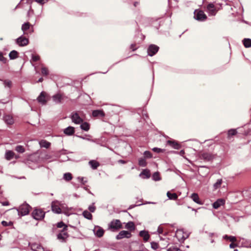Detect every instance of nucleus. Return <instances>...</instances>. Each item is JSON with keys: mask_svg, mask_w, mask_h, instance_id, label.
<instances>
[{"mask_svg": "<svg viewBox=\"0 0 251 251\" xmlns=\"http://www.w3.org/2000/svg\"><path fill=\"white\" fill-rule=\"evenodd\" d=\"M88 209L91 212H94L96 209V207L93 204V205H91L89 206L88 207Z\"/></svg>", "mask_w": 251, "mask_h": 251, "instance_id": "nucleus-50", "label": "nucleus"}, {"mask_svg": "<svg viewBox=\"0 0 251 251\" xmlns=\"http://www.w3.org/2000/svg\"><path fill=\"white\" fill-rule=\"evenodd\" d=\"M123 228L122 224L119 220H113L108 225V229L113 232L117 231Z\"/></svg>", "mask_w": 251, "mask_h": 251, "instance_id": "nucleus-2", "label": "nucleus"}, {"mask_svg": "<svg viewBox=\"0 0 251 251\" xmlns=\"http://www.w3.org/2000/svg\"><path fill=\"white\" fill-rule=\"evenodd\" d=\"M118 162H120V163H125V161H124V160H119L118 161Z\"/></svg>", "mask_w": 251, "mask_h": 251, "instance_id": "nucleus-59", "label": "nucleus"}, {"mask_svg": "<svg viewBox=\"0 0 251 251\" xmlns=\"http://www.w3.org/2000/svg\"><path fill=\"white\" fill-rule=\"evenodd\" d=\"M80 127L82 129L85 131L89 130L90 128V125L87 122L81 123Z\"/></svg>", "mask_w": 251, "mask_h": 251, "instance_id": "nucleus-33", "label": "nucleus"}, {"mask_svg": "<svg viewBox=\"0 0 251 251\" xmlns=\"http://www.w3.org/2000/svg\"><path fill=\"white\" fill-rule=\"evenodd\" d=\"M61 203L58 201H54L51 203V209L53 212L60 214L62 212L60 207Z\"/></svg>", "mask_w": 251, "mask_h": 251, "instance_id": "nucleus-9", "label": "nucleus"}, {"mask_svg": "<svg viewBox=\"0 0 251 251\" xmlns=\"http://www.w3.org/2000/svg\"><path fill=\"white\" fill-rule=\"evenodd\" d=\"M1 224L3 226H10L13 225V223L12 222H7L6 221H3L1 222Z\"/></svg>", "mask_w": 251, "mask_h": 251, "instance_id": "nucleus-45", "label": "nucleus"}, {"mask_svg": "<svg viewBox=\"0 0 251 251\" xmlns=\"http://www.w3.org/2000/svg\"><path fill=\"white\" fill-rule=\"evenodd\" d=\"M43 81V78L42 77H41L39 79L37 82H41Z\"/></svg>", "mask_w": 251, "mask_h": 251, "instance_id": "nucleus-58", "label": "nucleus"}, {"mask_svg": "<svg viewBox=\"0 0 251 251\" xmlns=\"http://www.w3.org/2000/svg\"><path fill=\"white\" fill-rule=\"evenodd\" d=\"M48 99V94L44 91L41 93L40 95L37 98L39 102L43 104H45Z\"/></svg>", "mask_w": 251, "mask_h": 251, "instance_id": "nucleus-11", "label": "nucleus"}, {"mask_svg": "<svg viewBox=\"0 0 251 251\" xmlns=\"http://www.w3.org/2000/svg\"><path fill=\"white\" fill-rule=\"evenodd\" d=\"M225 204V200L223 199H218L213 203V207L215 209L219 208L221 206Z\"/></svg>", "mask_w": 251, "mask_h": 251, "instance_id": "nucleus-16", "label": "nucleus"}, {"mask_svg": "<svg viewBox=\"0 0 251 251\" xmlns=\"http://www.w3.org/2000/svg\"><path fill=\"white\" fill-rule=\"evenodd\" d=\"M64 133L67 135H72L75 133V128L69 126L64 129Z\"/></svg>", "mask_w": 251, "mask_h": 251, "instance_id": "nucleus-23", "label": "nucleus"}, {"mask_svg": "<svg viewBox=\"0 0 251 251\" xmlns=\"http://www.w3.org/2000/svg\"><path fill=\"white\" fill-rule=\"evenodd\" d=\"M15 150L17 152H20V153H23L25 151V150L24 147L22 146H21V145H18V146H16V148H15Z\"/></svg>", "mask_w": 251, "mask_h": 251, "instance_id": "nucleus-36", "label": "nucleus"}, {"mask_svg": "<svg viewBox=\"0 0 251 251\" xmlns=\"http://www.w3.org/2000/svg\"><path fill=\"white\" fill-rule=\"evenodd\" d=\"M41 73L43 75H48V70L46 67H42L41 69Z\"/></svg>", "mask_w": 251, "mask_h": 251, "instance_id": "nucleus-41", "label": "nucleus"}, {"mask_svg": "<svg viewBox=\"0 0 251 251\" xmlns=\"http://www.w3.org/2000/svg\"><path fill=\"white\" fill-rule=\"evenodd\" d=\"M9 56L10 59H15L18 57V52L13 50L9 53Z\"/></svg>", "mask_w": 251, "mask_h": 251, "instance_id": "nucleus-30", "label": "nucleus"}, {"mask_svg": "<svg viewBox=\"0 0 251 251\" xmlns=\"http://www.w3.org/2000/svg\"><path fill=\"white\" fill-rule=\"evenodd\" d=\"M0 61L2 62L3 63H6L7 61V59L3 57V53L0 51Z\"/></svg>", "mask_w": 251, "mask_h": 251, "instance_id": "nucleus-40", "label": "nucleus"}, {"mask_svg": "<svg viewBox=\"0 0 251 251\" xmlns=\"http://www.w3.org/2000/svg\"><path fill=\"white\" fill-rule=\"evenodd\" d=\"M32 59L34 62H36L40 59V56L38 55L32 54Z\"/></svg>", "mask_w": 251, "mask_h": 251, "instance_id": "nucleus-46", "label": "nucleus"}, {"mask_svg": "<svg viewBox=\"0 0 251 251\" xmlns=\"http://www.w3.org/2000/svg\"><path fill=\"white\" fill-rule=\"evenodd\" d=\"M67 230L68 226H65L57 234V238L59 240L62 242H65L67 241L69 236V234L67 232Z\"/></svg>", "mask_w": 251, "mask_h": 251, "instance_id": "nucleus-3", "label": "nucleus"}, {"mask_svg": "<svg viewBox=\"0 0 251 251\" xmlns=\"http://www.w3.org/2000/svg\"><path fill=\"white\" fill-rule=\"evenodd\" d=\"M237 133V131L236 129H229L228 131V133H227V138L228 139H230L232 136L236 135Z\"/></svg>", "mask_w": 251, "mask_h": 251, "instance_id": "nucleus-28", "label": "nucleus"}, {"mask_svg": "<svg viewBox=\"0 0 251 251\" xmlns=\"http://www.w3.org/2000/svg\"><path fill=\"white\" fill-rule=\"evenodd\" d=\"M72 121L75 124H78L82 123L83 120L76 112L73 113L71 116Z\"/></svg>", "mask_w": 251, "mask_h": 251, "instance_id": "nucleus-15", "label": "nucleus"}, {"mask_svg": "<svg viewBox=\"0 0 251 251\" xmlns=\"http://www.w3.org/2000/svg\"><path fill=\"white\" fill-rule=\"evenodd\" d=\"M31 207L27 204L21 205L18 209L19 215L25 216L28 214Z\"/></svg>", "mask_w": 251, "mask_h": 251, "instance_id": "nucleus-6", "label": "nucleus"}, {"mask_svg": "<svg viewBox=\"0 0 251 251\" xmlns=\"http://www.w3.org/2000/svg\"><path fill=\"white\" fill-rule=\"evenodd\" d=\"M78 179H80L81 181L84 184L86 182V181H83V179H84L83 177H78Z\"/></svg>", "mask_w": 251, "mask_h": 251, "instance_id": "nucleus-57", "label": "nucleus"}, {"mask_svg": "<svg viewBox=\"0 0 251 251\" xmlns=\"http://www.w3.org/2000/svg\"><path fill=\"white\" fill-rule=\"evenodd\" d=\"M131 237L130 232L126 230L121 231L116 236V238L117 240H120L124 238H129Z\"/></svg>", "mask_w": 251, "mask_h": 251, "instance_id": "nucleus-10", "label": "nucleus"}, {"mask_svg": "<svg viewBox=\"0 0 251 251\" xmlns=\"http://www.w3.org/2000/svg\"><path fill=\"white\" fill-rule=\"evenodd\" d=\"M237 244H235V243H231L230 245H229V247L230 248H234L236 247H237Z\"/></svg>", "mask_w": 251, "mask_h": 251, "instance_id": "nucleus-55", "label": "nucleus"}, {"mask_svg": "<svg viewBox=\"0 0 251 251\" xmlns=\"http://www.w3.org/2000/svg\"><path fill=\"white\" fill-rule=\"evenodd\" d=\"M92 116L94 117L101 118L103 117L105 114L102 110H95L93 111Z\"/></svg>", "mask_w": 251, "mask_h": 251, "instance_id": "nucleus-18", "label": "nucleus"}, {"mask_svg": "<svg viewBox=\"0 0 251 251\" xmlns=\"http://www.w3.org/2000/svg\"><path fill=\"white\" fill-rule=\"evenodd\" d=\"M152 150L157 153H160V152H165V149H162L158 148H154L152 149Z\"/></svg>", "mask_w": 251, "mask_h": 251, "instance_id": "nucleus-38", "label": "nucleus"}, {"mask_svg": "<svg viewBox=\"0 0 251 251\" xmlns=\"http://www.w3.org/2000/svg\"><path fill=\"white\" fill-rule=\"evenodd\" d=\"M4 85L5 87L10 88L12 85V82L10 80H5L4 81Z\"/></svg>", "mask_w": 251, "mask_h": 251, "instance_id": "nucleus-42", "label": "nucleus"}, {"mask_svg": "<svg viewBox=\"0 0 251 251\" xmlns=\"http://www.w3.org/2000/svg\"><path fill=\"white\" fill-rule=\"evenodd\" d=\"M159 47L155 45H151L148 49V53L149 55L153 56L158 51Z\"/></svg>", "mask_w": 251, "mask_h": 251, "instance_id": "nucleus-12", "label": "nucleus"}, {"mask_svg": "<svg viewBox=\"0 0 251 251\" xmlns=\"http://www.w3.org/2000/svg\"><path fill=\"white\" fill-rule=\"evenodd\" d=\"M139 164L141 166H145L146 165V161L144 159H141L139 161Z\"/></svg>", "mask_w": 251, "mask_h": 251, "instance_id": "nucleus-48", "label": "nucleus"}, {"mask_svg": "<svg viewBox=\"0 0 251 251\" xmlns=\"http://www.w3.org/2000/svg\"><path fill=\"white\" fill-rule=\"evenodd\" d=\"M89 163L93 169H97V167L99 166V163L94 160L90 161Z\"/></svg>", "mask_w": 251, "mask_h": 251, "instance_id": "nucleus-32", "label": "nucleus"}, {"mask_svg": "<svg viewBox=\"0 0 251 251\" xmlns=\"http://www.w3.org/2000/svg\"><path fill=\"white\" fill-rule=\"evenodd\" d=\"M15 153L11 151H8L6 152L5 157H14Z\"/></svg>", "mask_w": 251, "mask_h": 251, "instance_id": "nucleus-43", "label": "nucleus"}, {"mask_svg": "<svg viewBox=\"0 0 251 251\" xmlns=\"http://www.w3.org/2000/svg\"><path fill=\"white\" fill-rule=\"evenodd\" d=\"M152 177L155 181L159 180L160 179L159 173L157 172H155L153 174Z\"/></svg>", "mask_w": 251, "mask_h": 251, "instance_id": "nucleus-39", "label": "nucleus"}, {"mask_svg": "<svg viewBox=\"0 0 251 251\" xmlns=\"http://www.w3.org/2000/svg\"><path fill=\"white\" fill-rule=\"evenodd\" d=\"M150 176V172L147 169L144 170L139 175V176L143 179L149 178Z\"/></svg>", "mask_w": 251, "mask_h": 251, "instance_id": "nucleus-21", "label": "nucleus"}, {"mask_svg": "<svg viewBox=\"0 0 251 251\" xmlns=\"http://www.w3.org/2000/svg\"><path fill=\"white\" fill-rule=\"evenodd\" d=\"M191 198L194 201L199 204H202L203 202L200 200L199 197L197 193H193L191 196Z\"/></svg>", "mask_w": 251, "mask_h": 251, "instance_id": "nucleus-20", "label": "nucleus"}, {"mask_svg": "<svg viewBox=\"0 0 251 251\" xmlns=\"http://www.w3.org/2000/svg\"><path fill=\"white\" fill-rule=\"evenodd\" d=\"M207 9L209 13L211 15H215L216 13L217 10L215 8V5L213 3H209L207 6Z\"/></svg>", "mask_w": 251, "mask_h": 251, "instance_id": "nucleus-19", "label": "nucleus"}, {"mask_svg": "<svg viewBox=\"0 0 251 251\" xmlns=\"http://www.w3.org/2000/svg\"><path fill=\"white\" fill-rule=\"evenodd\" d=\"M234 251H237V249L234 250Z\"/></svg>", "mask_w": 251, "mask_h": 251, "instance_id": "nucleus-63", "label": "nucleus"}, {"mask_svg": "<svg viewBox=\"0 0 251 251\" xmlns=\"http://www.w3.org/2000/svg\"><path fill=\"white\" fill-rule=\"evenodd\" d=\"M6 158L8 160H9L11 158L8 157V158Z\"/></svg>", "mask_w": 251, "mask_h": 251, "instance_id": "nucleus-61", "label": "nucleus"}, {"mask_svg": "<svg viewBox=\"0 0 251 251\" xmlns=\"http://www.w3.org/2000/svg\"><path fill=\"white\" fill-rule=\"evenodd\" d=\"M65 226H67L65 225L63 222H60L57 224V227L58 228H61L65 227Z\"/></svg>", "mask_w": 251, "mask_h": 251, "instance_id": "nucleus-47", "label": "nucleus"}, {"mask_svg": "<svg viewBox=\"0 0 251 251\" xmlns=\"http://www.w3.org/2000/svg\"><path fill=\"white\" fill-rule=\"evenodd\" d=\"M1 204L3 206H7L9 204V203L8 201H4L1 202Z\"/></svg>", "mask_w": 251, "mask_h": 251, "instance_id": "nucleus-56", "label": "nucleus"}, {"mask_svg": "<svg viewBox=\"0 0 251 251\" xmlns=\"http://www.w3.org/2000/svg\"><path fill=\"white\" fill-rule=\"evenodd\" d=\"M223 183L222 179H219L217 180L216 182L213 184V188L214 190H217L220 188Z\"/></svg>", "mask_w": 251, "mask_h": 251, "instance_id": "nucleus-29", "label": "nucleus"}, {"mask_svg": "<svg viewBox=\"0 0 251 251\" xmlns=\"http://www.w3.org/2000/svg\"><path fill=\"white\" fill-rule=\"evenodd\" d=\"M228 239L230 241L232 242L236 241V237L234 236H230L228 237Z\"/></svg>", "mask_w": 251, "mask_h": 251, "instance_id": "nucleus-52", "label": "nucleus"}, {"mask_svg": "<svg viewBox=\"0 0 251 251\" xmlns=\"http://www.w3.org/2000/svg\"><path fill=\"white\" fill-rule=\"evenodd\" d=\"M63 96L60 94H57L52 97L53 100L56 103H60L63 99Z\"/></svg>", "mask_w": 251, "mask_h": 251, "instance_id": "nucleus-22", "label": "nucleus"}, {"mask_svg": "<svg viewBox=\"0 0 251 251\" xmlns=\"http://www.w3.org/2000/svg\"><path fill=\"white\" fill-rule=\"evenodd\" d=\"M28 39L24 36H21L17 39V43L20 46H25L28 44Z\"/></svg>", "mask_w": 251, "mask_h": 251, "instance_id": "nucleus-14", "label": "nucleus"}, {"mask_svg": "<svg viewBox=\"0 0 251 251\" xmlns=\"http://www.w3.org/2000/svg\"><path fill=\"white\" fill-rule=\"evenodd\" d=\"M194 18L198 21H204L206 20L207 16L202 10L196 9L194 11Z\"/></svg>", "mask_w": 251, "mask_h": 251, "instance_id": "nucleus-5", "label": "nucleus"}, {"mask_svg": "<svg viewBox=\"0 0 251 251\" xmlns=\"http://www.w3.org/2000/svg\"><path fill=\"white\" fill-rule=\"evenodd\" d=\"M22 30L25 34H31L33 32V27L29 22H27L22 25Z\"/></svg>", "mask_w": 251, "mask_h": 251, "instance_id": "nucleus-7", "label": "nucleus"}, {"mask_svg": "<svg viewBox=\"0 0 251 251\" xmlns=\"http://www.w3.org/2000/svg\"><path fill=\"white\" fill-rule=\"evenodd\" d=\"M125 228L130 231H133L135 229V225L133 222H129L126 225Z\"/></svg>", "mask_w": 251, "mask_h": 251, "instance_id": "nucleus-27", "label": "nucleus"}, {"mask_svg": "<svg viewBox=\"0 0 251 251\" xmlns=\"http://www.w3.org/2000/svg\"><path fill=\"white\" fill-rule=\"evenodd\" d=\"M49 0H35V1L40 3V4H43L47 2Z\"/></svg>", "mask_w": 251, "mask_h": 251, "instance_id": "nucleus-51", "label": "nucleus"}, {"mask_svg": "<svg viewBox=\"0 0 251 251\" xmlns=\"http://www.w3.org/2000/svg\"><path fill=\"white\" fill-rule=\"evenodd\" d=\"M193 210H194V212H197V210H195V209H193Z\"/></svg>", "mask_w": 251, "mask_h": 251, "instance_id": "nucleus-62", "label": "nucleus"}, {"mask_svg": "<svg viewBox=\"0 0 251 251\" xmlns=\"http://www.w3.org/2000/svg\"><path fill=\"white\" fill-rule=\"evenodd\" d=\"M145 157H151V152L149 151H146L144 152Z\"/></svg>", "mask_w": 251, "mask_h": 251, "instance_id": "nucleus-53", "label": "nucleus"}, {"mask_svg": "<svg viewBox=\"0 0 251 251\" xmlns=\"http://www.w3.org/2000/svg\"><path fill=\"white\" fill-rule=\"evenodd\" d=\"M95 235L98 237H101L104 234V230L102 228L99 227L94 230Z\"/></svg>", "mask_w": 251, "mask_h": 251, "instance_id": "nucleus-25", "label": "nucleus"}, {"mask_svg": "<svg viewBox=\"0 0 251 251\" xmlns=\"http://www.w3.org/2000/svg\"><path fill=\"white\" fill-rule=\"evenodd\" d=\"M151 247L153 250H157L159 248V245L157 243L152 242L151 243Z\"/></svg>", "mask_w": 251, "mask_h": 251, "instance_id": "nucleus-44", "label": "nucleus"}, {"mask_svg": "<svg viewBox=\"0 0 251 251\" xmlns=\"http://www.w3.org/2000/svg\"><path fill=\"white\" fill-rule=\"evenodd\" d=\"M244 46L246 48L251 47V39L249 38H245L243 41Z\"/></svg>", "mask_w": 251, "mask_h": 251, "instance_id": "nucleus-31", "label": "nucleus"}, {"mask_svg": "<svg viewBox=\"0 0 251 251\" xmlns=\"http://www.w3.org/2000/svg\"><path fill=\"white\" fill-rule=\"evenodd\" d=\"M228 236L227 235H225V236H224V238H225V239H228Z\"/></svg>", "mask_w": 251, "mask_h": 251, "instance_id": "nucleus-60", "label": "nucleus"}, {"mask_svg": "<svg viewBox=\"0 0 251 251\" xmlns=\"http://www.w3.org/2000/svg\"><path fill=\"white\" fill-rule=\"evenodd\" d=\"M30 248L33 251H51L50 250L45 249L41 245L37 243L32 244Z\"/></svg>", "mask_w": 251, "mask_h": 251, "instance_id": "nucleus-13", "label": "nucleus"}, {"mask_svg": "<svg viewBox=\"0 0 251 251\" xmlns=\"http://www.w3.org/2000/svg\"><path fill=\"white\" fill-rule=\"evenodd\" d=\"M166 146H168L174 149L179 150L180 151L177 153L180 156H183L185 154V151L183 146L181 143L173 139H170L166 141Z\"/></svg>", "mask_w": 251, "mask_h": 251, "instance_id": "nucleus-1", "label": "nucleus"}, {"mask_svg": "<svg viewBox=\"0 0 251 251\" xmlns=\"http://www.w3.org/2000/svg\"><path fill=\"white\" fill-rule=\"evenodd\" d=\"M45 213L41 209H35L32 213V216L33 218L36 220H41L45 216Z\"/></svg>", "mask_w": 251, "mask_h": 251, "instance_id": "nucleus-4", "label": "nucleus"}, {"mask_svg": "<svg viewBox=\"0 0 251 251\" xmlns=\"http://www.w3.org/2000/svg\"><path fill=\"white\" fill-rule=\"evenodd\" d=\"M167 251H181L178 248L172 247L169 248Z\"/></svg>", "mask_w": 251, "mask_h": 251, "instance_id": "nucleus-49", "label": "nucleus"}, {"mask_svg": "<svg viewBox=\"0 0 251 251\" xmlns=\"http://www.w3.org/2000/svg\"><path fill=\"white\" fill-rule=\"evenodd\" d=\"M63 178L67 181L71 180L72 179L71 174L69 173L64 174Z\"/></svg>", "mask_w": 251, "mask_h": 251, "instance_id": "nucleus-37", "label": "nucleus"}, {"mask_svg": "<svg viewBox=\"0 0 251 251\" xmlns=\"http://www.w3.org/2000/svg\"><path fill=\"white\" fill-rule=\"evenodd\" d=\"M2 192L1 191H0V193H1Z\"/></svg>", "mask_w": 251, "mask_h": 251, "instance_id": "nucleus-64", "label": "nucleus"}, {"mask_svg": "<svg viewBox=\"0 0 251 251\" xmlns=\"http://www.w3.org/2000/svg\"><path fill=\"white\" fill-rule=\"evenodd\" d=\"M3 120L8 125H12L14 124V121L12 116L6 115L3 117Z\"/></svg>", "mask_w": 251, "mask_h": 251, "instance_id": "nucleus-17", "label": "nucleus"}, {"mask_svg": "<svg viewBox=\"0 0 251 251\" xmlns=\"http://www.w3.org/2000/svg\"><path fill=\"white\" fill-rule=\"evenodd\" d=\"M167 195L168 198L170 200H176L177 198V195L176 193H171L170 192H168Z\"/></svg>", "mask_w": 251, "mask_h": 251, "instance_id": "nucleus-34", "label": "nucleus"}, {"mask_svg": "<svg viewBox=\"0 0 251 251\" xmlns=\"http://www.w3.org/2000/svg\"><path fill=\"white\" fill-rule=\"evenodd\" d=\"M139 235L141 237L143 238L145 242L148 241L150 238V235L148 232L145 230L141 231L139 233Z\"/></svg>", "mask_w": 251, "mask_h": 251, "instance_id": "nucleus-24", "label": "nucleus"}, {"mask_svg": "<svg viewBox=\"0 0 251 251\" xmlns=\"http://www.w3.org/2000/svg\"><path fill=\"white\" fill-rule=\"evenodd\" d=\"M176 236L179 241L182 242L188 237V234L182 229H178L176 231Z\"/></svg>", "mask_w": 251, "mask_h": 251, "instance_id": "nucleus-8", "label": "nucleus"}, {"mask_svg": "<svg viewBox=\"0 0 251 251\" xmlns=\"http://www.w3.org/2000/svg\"><path fill=\"white\" fill-rule=\"evenodd\" d=\"M83 216L86 219L91 220L92 219V215L88 211L85 210L82 213Z\"/></svg>", "mask_w": 251, "mask_h": 251, "instance_id": "nucleus-35", "label": "nucleus"}, {"mask_svg": "<svg viewBox=\"0 0 251 251\" xmlns=\"http://www.w3.org/2000/svg\"><path fill=\"white\" fill-rule=\"evenodd\" d=\"M130 49L132 50V51H134L137 49L136 47V44H131L130 47Z\"/></svg>", "mask_w": 251, "mask_h": 251, "instance_id": "nucleus-54", "label": "nucleus"}, {"mask_svg": "<svg viewBox=\"0 0 251 251\" xmlns=\"http://www.w3.org/2000/svg\"><path fill=\"white\" fill-rule=\"evenodd\" d=\"M39 144L41 147L48 149L50 148L51 144L45 140H42L39 142Z\"/></svg>", "mask_w": 251, "mask_h": 251, "instance_id": "nucleus-26", "label": "nucleus"}]
</instances>
